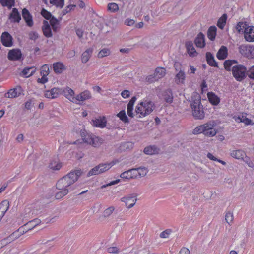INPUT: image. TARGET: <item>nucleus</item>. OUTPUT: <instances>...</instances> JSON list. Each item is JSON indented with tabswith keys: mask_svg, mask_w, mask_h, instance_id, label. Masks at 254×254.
Here are the masks:
<instances>
[{
	"mask_svg": "<svg viewBox=\"0 0 254 254\" xmlns=\"http://www.w3.org/2000/svg\"><path fill=\"white\" fill-rule=\"evenodd\" d=\"M83 172L81 169L71 171L67 175L60 179L56 184V188L59 190L55 194V198L60 199L67 195L73 189L72 185L77 181Z\"/></svg>",
	"mask_w": 254,
	"mask_h": 254,
	"instance_id": "obj_1",
	"label": "nucleus"
},
{
	"mask_svg": "<svg viewBox=\"0 0 254 254\" xmlns=\"http://www.w3.org/2000/svg\"><path fill=\"white\" fill-rule=\"evenodd\" d=\"M216 124L214 121L207 122L195 128L193 130V134L203 133L207 137L214 136L217 132L216 129L214 128Z\"/></svg>",
	"mask_w": 254,
	"mask_h": 254,
	"instance_id": "obj_2",
	"label": "nucleus"
},
{
	"mask_svg": "<svg viewBox=\"0 0 254 254\" xmlns=\"http://www.w3.org/2000/svg\"><path fill=\"white\" fill-rule=\"evenodd\" d=\"M154 108V104L151 101L141 102L136 107L135 115L137 118L144 117L150 114Z\"/></svg>",
	"mask_w": 254,
	"mask_h": 254,
	"instance_id": "obj_3",
	"label": "nucleus"
},
{
	"mask_svg": "<svg viewBox=\"0 0 254 254\" xmlns=\"http://www.w3.org/2000/svg\"><path fill=\"white\" fill-rule=\"evenodd\" d=\"M247 68L242 64H235L232 68V73L235 79L239 82L243 81L247 76Z\"/></svg>",
	"mask_w": 254,
	"mask_h": 254,
	"instance_id": "obj_4",
	"label": "nucleus"
},
{
	"mask_svg": "<svg viewBox=\"0 0 254 254\" xmlns=\"http://www.w3.org/2000/svg\"><path fill=\"white\" fill-rule=\"evenodd\" d=\"M174 67L177 72L175 77V82L177 84H184L186 74L184 69H182L181 64L179 62H175Z\"/></svg>",
	"mask_w": 254,
	"mask_h": 254,
	"instance_id": "obj_5",
	"label": "nucleus"
},
{
	"mask_svg": "<svg viewBox=\"0 0 254 254\" xmlns=\"http://www.w3.org/2000/svg\"><path fill=\"white\" fill-rule=\"evenodd\" d=\"M165 74V69L163 67H158L155 69L154 74L147 76L146 77L145 80L149 83H152L158 81L159 79L163 78Z\"/></svg>",
	"mask_w": 254,
	"mask_h": 254,
	"instance_id": "obj_6",
	"label": "nucleus"
},
{
	"mask_svg": "<svg viewBox=\"0 0 254 254\" xmlns=\"http://www.w3.org/2000/svg\"><path fill=\"white\" fill-rule=\"evenodd\" d=\"M239 52L249 59L254 58V47L250 45H241L238 47Z\"/></svg>",
	"mask_w": 254,
	"mask_h": 254,
	"instance_id": "obj_7",
	"label": "nucleus"
},
{
	"mask_svg": "<svg viewBox=\"0 0 254 254\" xmlns=\"http://www.w3.org/2000/svg\"><path fill=\"white\" fill-rule=\"evenodd\" d=\"M121 201L125 204L127 208H131L137 201V195L135 193L128 194L121 198Z\"/></svg>",
	"mask_w": 254,
	"mask_h": 254,
	"instance_id": "obj_8",
	"label": "nucleus"
},
{
	"mask_svg": "<svg viewBox=\"0 0 254 254\" xmlns=\"http://www.w3.org/2000/svg\"><path fill=\"white\" fill-rule=\"evenodd\" d=\"M238 32H254V26L246 21H240L236 25Z\"/></svg>",
	"mask_w": 254,
	"mask_h": 254,
	"instance_id": "obj_9",
	"label": "nucleus"
},
{
	"mask_svg": "<svg viewBox=\"0 0 254 254\" xmlns=\"http://www.w3.org/2000/svg\"><path fill=\"white\" fill-rule=\"evenodd\" d=\"M62 89L59 88H53L50 90H46L44 93L45 97L49 99H54L62 94Z\"/></svg>",
	"mask_w": 254,
	"mask_h": 254,
	"instance_id": "obj_10",
	"label": "nucleus"
},
{
	"mask_svg": "<svg viewBox=\"0 0 254 254\" xmlns=\"http://www.w3.org/2000/svg\"><path fill=\"white\" fill-rule=\"evenodd\" d=\"M92 122L93 126L101 128H104L107 124V120L104 116H100L92 120Z\"/></svg>",
	"mask_w": 254,
	"mask_h": 254,
	"instance_id": "obj_11",
	"label": "nucleus"
},
{
	"mask_svg": "<svg viewBox=\"0 0 254 254\" xmlns=\"http://www.w3.org/2000/svg\"><path fill=\"white\" fill-rule=\"evenodd\" d=\"M12 36L9 33H2L1 36V41L2 44L5 47H11L12 46Z\"/></svg>",
	"mask_w": 254,
	"mask_h": 254,
	"instance_id": "obj_12",
	"label": "nucleus"
},
{
	"mask_svg": "<svg viewBox=\"0 0 254 254\" xmlns=\"http://www.w3.org/2000/svg\"><path fill=\"white\" fill-rule=\"evenodd\" d=\"M120 177L123 179L129 180L131 179H136V170L135 168L129 169L121 174Z\"/></svg>",
	"mask_w": 254,
	"mask_h": 254,
	"instance_id": "obj_13",
	"label": "nucleus"
},
{
	"mask_svg": "<svg viewBox=\"0 0 254 254\" xmlns=\"http://www.w3.org/2000/svg\"><path fill=\"white\" fill-rule=\"evenodd\" d=\"M62 94L70 101L76 103V97L74 96V92L71 88L66 87L64 89H62Z\"/></svg>",
	"mask_w": 254,
	"mask_h": 254,
	"instance_id": "obj_14",
	"label": "nucleus"
},
{
	"mask_svg": "<svg viewBox=\"0 0 254 254\" xmlns=\"http://www.w3.org/2000/svg\"><path fill=\"white\" fill-rule=\"evenodd\" d=\"M22 56L21 51L14 49L10 50L8 53V58L11 61L19 60Z\"/></svg>",
	"mask_w": 254,
	"mask_h": 254,
	"instance_id": "obj_15",
	"label": "nucleus"
},
{
	"mask_svg": "<svg viewBox=\"0 0 254 254\" xmlns=\"http://www.w3.org/2000/svg\"><path fill=\"white\" fill-rule=\"evenodd\" d=\"M187 53L190 57H194L198 55V53L195 50L193 44L191 41H187L185 43Z\"/></svg>",
	"mask_w": 254,
	"mask_h": 254,
	"instance_id": "obj_16",
	"label": "nucleus"
},
{
	"mask_svg": "<svg viewBox=\"0 0 254 254\" xmlns=\"http://www.w3.org/2000/svg\"><path fill=\"white\" fill-rule=\"evenodd\" d=\"M22 15L27 25L29 26H32L33 24L32 17L26 8L23 9Z\"/></svg>",
	"mask_w": 254,
	"mask_h": 254,
	"instance_id": "obj_17",
	"label": "nucleus"
},
{
	"mask_svg": "<svg viewBox=\"0 0 254 254\" xmlns=\"http://www.w3.org/2000/svg\"><path fill=\"white\" fill-rule=\"evenodd\" d=\"M194 43L199 48H203L205 46V36L202 33H199L195 38Z\"/></svg>",
	"mask_w": 254,
	"mask_h": 254,
	"instance_id": "obj_18",
	"label": "nucleus"
},
{
	"mask_svg": "<svg viewBox=\"0 0 254 254\" xmlns=\"http://www.w3.org/2000/svg\"><path fill=\"white\" fill-rule=\"evenodd\" d=\"M192 114L193 116L198 119H202L204 116V112L201 106L195 107L192 108Z\"/></svg>",
	"mask_w": 254,
	"mask_h": 254,
	"instance_id": "obj_19",
	"label": "nucleus"
},
{
	"mask_svg": "<svg viewBox=\"0 0 254 254\" xmlns=\"http://www.w3.org/2000/svg\"><path fill=\"white\" fill-rule=\"evenodd\" d=\"M91 97L90 92L88 90H85L80 94L77 95L76 97V104L78 103V101H84L88 100Z\"/></svg>",
	"mask_w": 254,
	"mask_h": 254,
	"instance_id": "obj_20",
	"label": "nucleus"
},
{
	"mask_svg": "<svg viewBox=\"0 0 254 254\" xmlns=\"http://www.w3.org/2000/svg\"><path fill=\"white\" fill-rule=\"evenodd\" d=\"M83 140L85 142L92 145L95 147L99 145V139L95 136H88L87 138H84Z\"/></svg>",
	"mask_w": 254,
	"mask_h": 254,
	"instance_id": "obj_21",
	"label": "nucleus"
},
{
	"mask_svg": "<svg viewBox=\"0 0 254 254\" xmlns=\"http://www.w3.org/2000/svg\"><path fill=\"white\" fill-rule=\"evenodd\" d=\"M93 51V49L90 48L87 49L82 53L81 56V61L83 63H86L89 60L91 57Z\"/></svg>",
	"mask_w": 254,
	"mask_h": 254,
	"instance_id": "obj_22",
	"label": "nucleus"
},
{
	"mask_svg": "<svg viewBox=\"0 0 254 254\" xmlns=\"http://www.w3.org/2000/svg\"><path fill=\"white\" fill-rule=\"evenodd\" d=\"M9 201L3 200L0 204V217H2L9 208Z\"/></svg>",
	"mask_w": 254,
	"mask_h": 254,
	"instance_id": "obj_23",
	"label": "nucleus"
},
{
	"mask_svg": "<svg viewBox=\"0 0 254 254\" xmlns=\"http://www.w3.org/2000/svg\"><path fill=\"white\" fill-rule=\"evenodd\" d=\"M136 100V98L135 96L132 97L127 104V115L130 117H133V106H134V103H135Z\"/></svg>",
	"mask_w": 254,
	"mask_h": 254,
	"instance_id": "obj_24",
	"label": "nucleus"
},
{
	"mask_svg": "<svg viewBox=\"0 0 254 254\" xmlns=\"http://www.w3.org/2000/svg\"><path fill=\"white\" fill-rule=\"evenodd\" d=\"M162 96L164 100L167 103H171L173 102V96L170 89L164 91L162 93Z\"/></svg>",
	"mask_w": 254,
	"mask_h": 254,
	"instance_id": "obj_25",
	"label": "nucleus"
},
{
	"mask_svg": "<svg viewBox=\"0 0 254 254\" xmlns=\"http://www.w3.org/2000/svg\"><path fill=\"white\" fill-rule=\"evenodd\" d=\"M21 88L18 87L10 89L7 93V97L10 98H13L18 97L21 94Z\"/></svg>",
	"mask_w": 254,
	"mask_h": 254,
	"instance_id": "obj_26",
	"label": "nucleus"
},
{
	"mask_svg": "<svg viewBox=\"0 0 254 254\" xmlns=\"http://www.w3.org/2000/svg\"><path fill=\"white\" fill-rule=\"evenodd\" d=\"M230 154L233 158L239 160L243 159L246 156L245 153L241 150H233Z\"/></svg>",
	"mask_w": 254,
	"mask_h": 254,
	"instance_id": "obj_27",
	"label": "nucleus"
},
{
	"mask_svg": "<svg viewBox=\"0 0 254 254\" xmlns=\"http://www.w3.org/2000/svg\"><path fill=\"white\" fill-rule=\"evenodd\" d=\"M227 49L226 47L222 46L217 53V57L219 60H224L227 57Z\"/></svg>",
	"mask_w": 254,
	"mask_h": 254,
	"instance_id": "obj_28",
	"label": "nucleus"
},
{
	"mask_svg": "<svg viewBox=\"0 0 254 254\" xmlns=\"http://www.w3.org/2000/svg\"><path fill=\"white\" fill-rule=\"evenodd\" d=\"M207 97L209 102L214 105H217L220 102L219 98L212 92L208 93Z\"/></svg>",
	"mask_w": 254,
	"mask_h": 254,
	"instance_id": "obj_29",
	"label": "nucleus"
},
{
	"mask_svg": "<svg viewBox=\"0 0 254 254\" xmlns=\"http://www.w3.org/2000/svg\"><path fill=\"white\" fill-rule=\"evenodd\" d=\"M36 71V68L34 66L25 67L22 71V75L25 77H29L32 76Z\"/></svg>",
	"mask_w": 254,
	"mask_h": 254,
	"instance_id": "obj_30",
	"label": "nucleus"
},
{
	"mask_svg": "<svg viewBox=\"0 0 254 254\" xmlns=\"http://www.w3.org/2000/svg\"><path fill=\"white\" fill-rule=\"evenodd\" d=\"M238 62L235 60H227L224 62V67L225 69L228 71H232V68Z\"/></svg>",
	"mask_w": 254,
	"mask_h": 254,
	"instance_id": "obj_31",
	"label": "nucleus"
},
{
	"mask_svg": "<svg viewBox=\"0 0 254 254\" xmlns=\"http://www.w3.org/2000/svg\"><path fill=\"white\" fill-rule=\"evenodd\" d=\"M53 69L55 73H61L65 69V67L63 63L57 62L53 64Z\"/></svg>",
	"mask_w": 254,
	"mask_h": 254,
	"instance_id": "obj_32",
	"label": "nucleus"
},
{
	"mask_svg": "<svg viewBox=\"0 0 254 254\" xmlns=\"http://www.w3.org/2000/svg\"><path fill=\"white\" fill-rule=\"evenodd\" d=\"M10 19L13 22H17L21 19L20 15L16 8H14L12 9V12L10 15Z\"/></svg>",
	"mask_w": 254,
	"mask_h": 254,
	"instance_id": "obj_33",
	"label": "nucleus"
},
{
	"mask_svg": "<svg viewBox=\"0 0 254 254\" xmlns=\"http://www.w3.org/2000/svg\"><path fill=\"white\" fill-rule=\"evenodd\" d=\"M227 19V15L226 14H223L221 17H220L217 21V26L221 29L223 30L224 26L226 25V21Z\"/></svg>",
	"mask_w": 254,
	"mask_h": 254,
	"instance_id": "obj_34",
	"label": "nucleus"
},
{
	"mask_svg": "<svg viewBox=\"0 0 254 254\" xmlns=\"http://www.w3.org/2000/svg\"><path fill=\"white\" fill-rule=\"evenodd\" d=\"M200 97L197 93H194L192 97L191 108L200 106Z\"/></svg>",
	"mask_w": 254,
	"mask_h": 254,
	"instance_id": "obj_35",
	"label": "nucleus"
},
{
	"mask_svg": "<svg viewBox=\"0 0 254 254\" xmlns=\"http://www.w3.org/2000/svg\"><path fill=\"white\" fill-rule=\"evenodd\" d=\"M158 151V148L154 145L146 147L144 149V152L148 155L154 154L157 153Z\"/></svg>",
	"mask_w": 254,
	"mask_h": 254,
	"instance_id": "obj_36",
	"label": "nucleus"
},
{
	"mask_svg": "<svg viewBox=\"0 0 254 254\" xmlns=\"http://www.w3.org/2000/svg\"><path fill=\"white\" fill-rule=\"evenodd\" d=\"M78 37L80 39L82 42H85L86 40L90 42L89 38H92V33H76Z\"/></svg>",
	"mask_w": 254,
	"mask_h": 254,
	"instance_id": "obj_37",
	"label": "nucleus"
},
{
	"mask_svg": "<svg viewBox=\"0 0 254 254\" xmlns=\"http://www.w3.org/2000/svg\"><path fill=\"white\" fill-rule=\"evenodd\" d=\"M136 170V177L141 178L146 175L148 173V169L144 167H141L135 168Z\"/></svg>",
	"mask_w": 254,
	"mask_h": 254,
	"instance_id": "obj_38",
	"label": "nucleus"
},
{
	"mask_svg": "<svg viewBox=\"0 0 254 254\" xmlns=\"http://www.w3.org/2000/svg\"><path fill=\"white\" fill-rule=\"evenodd\" d=\"M206 60L207 61V63L210 65H211L212 66H214V67L217 66V63L215 62L214 58L213 56L212 55V54H211L209 52H207V53H206Z\"/></svg>",
	"mask_w": 254,
	"mask_h": 254,
	"instance_id": "obj_39",
	"label": "nucleus"
},
{
	"mask_svg": "<svg viewBox=\"0 0 254 254\" xmlns=\"http://www.w3.org/2000/svg\"><path fill=\"white\" fill-rule=\"evenodd\" d=\"M40 222L41 221L40 219H34L31 221H29L24 225V226L26 227L28 230H30L38 225Z\"/></svg>",
	"mask_w": 254,
	"mask_h": 254,
	"instance_id": "obj_40",
	"label": "nucleus"
},
{
	"mask_svg": "<svg viewBox=\"0 0 254 254\" xmlns=\"http://www.w3.org/2000/svg\"><path fill=\"white\" fill-rule=\"evenodd\" d=\"M115 210L114 206H111L106 209L103 212L102 217L104 218L109 217Z\"/></svg>",
	"mask_w": 254,
	"mask_h": 254,
	"instance_id": "obj_41",
	"label": "nucleus"
},
{
	"mask_svg": "<svg viewBox=\"0 0 254 254\" xmlns=\"http://www.w3.org/2000/svg\"><path fill=\"white\" fill-rule=\"evenodd\" d=\"M115 164L114 162H112L107 164H100L99 165L100 167V173H102L108 170Z\"/></svg>",
	"mask_w": 254,
	"mask_h": 254,
	"instance_id": "obj_42",
	"label": "nucleus"
},
{
	"mask_svg": "<svg viewBox=\"0 0 254 254\" xmlns=\"http://www.w3.org/2000/svg\"><path fill=\"white\" fill-rule=\"evenodd\" d=\"M50 20L51 26L52 27V29L54 31H56L59 30V21L55 17L53 16Z\"/></svg>",
	"mask_w": 254,
	"mask_h": 254,
	"instance_id": "obj_43",
	"label": "nucleus"
},
{
	"mask_svg": "<svg viewBox=\"0 0 254 254\" xmlns=\"http://www.w3.org/2000/svg\"><path fill=\"white\" fill-rule=\"evenodd\" d=\"M117 116L120 118V119L125 123H127L129 122L127 117L126 115L125 110L121 111L119 113L117 114Z\"/></svg>",
	"mask_w": 254,
	"mask_h": 254,
	"instance_id": "obj_44",
	"label": "nucleus"
},
{
	"mask_svg": "<svg viewBox=\"0 0 254 254\" xmlns=\"http://www.w3.org/2000/svg\"><path fill=\"white\" fill-rule=\"evenodd\" d=\"M49 167L53 170H59L62 167V164L58 161H52L50 163Z\"/></svg>",
	"mask_w": 254,
	"mask_h": 254,
	"instance_id": "obj_45",
	"label": "nucleus"
},
{
	"mask_svg": "<svg viewBox=\"0 0 254 254\" xmlns=\"http://www.w3.org/2000/svg\"><path fill=\"white\" fill-rule=\"evenodd\" d=\"M111 54V51L109 49L103 48L98 54V57L99 58H102L103 57L108 56Z\"/></svg>",
	"mask_w": 254,
	"mask_h": 254,
	"instance_id": "obj_46",
	"label": "nucleus"
},
{
	"mask_svg": "<svg viewBox=\"0 0 254 254\" xmlns=\"http://www.w3.org/2000/svg\"><path fill=\"white\" fill-rule=\"evenodd\" d=\"M15 0H0L1 4L3 6L11 8L14 5Z\"/></svg>",
	"mask_w": 254,
	"mask_h": 254,
	"instance_id": "obj_47",
	"label": "nucleus"
},
{
	"mask_svg": "<svg viewBox=\"0 0 254 254\" xmlns=\"http://www.w3.org/2000/svg\"><path fill=\"white\" fill-rule=\"evenodd\" d=\"M49 73V67L47 64L43 65L41 68L40 74L41 76H47Z\"/></svg>",
	"mask_w": 254,
	"mask_h": 254,
	"instance_id": "obj_48",
	"label": "nucleus"
},
{
	"mask_svg": "<svg viewBox=\"0 0 254 254\" xmlns=\"http://www.w3.org/2000/svg\"><path fill=\"white\" fill-rule=\"evenodd\" d=\"M99 169L100 167L98 165L96 167H94L93 168H92L88 172L87 174V176L89 177L92 175H96L100 174V171Z\"/></svg>",
	"mask_w": 254,
	"mask_h": 254,
	"instance_id": "obj_49",
	"label": "nucleus"
},
{
	"mask_svg": "<svg viewBox=\"0 0 254 254\" xmlns=\"http://www.w3.org/2000/svg\"><path fill=\"white\" fill-rule=\"evenodd\" d=\"M50 3L57 7L62 8L64 5V0H50Z\"/></svg>",
	"mask_w": 254,
	"mask_h": 254,
	"instance_id": "obj_50",
	"label": "nucleus"
},
{
	"mask_svg": "<svg viewBox=\"0 0 254 254\" xmlns=\"http://www.w3.org/2000/svg\"><path fill=\"white\" fill-rule=\"evenodd\" d=\"M245 40L249 42L254 41V33H244Z\"/></svg>",
	"mask_w": 254,
	"mask_h": 254,
	"instance_id": "obj_51",
	"label": "nucleus"
},
{
	"mask_svg": "<svg viewBox=\"0 0 254 254\" xmlns=\"http://www.w3.org/2000/svg\"><path fill=\"white\" fill-rule=\"evenodd\" d=\"M41 14L43 17L47 20H49L53 17L51 13L44 8H42L41 10Z\"/></svg>",
	"mask_w": 254,
	"mask_h": 254,
	"instance_id": "obj_52",
	"label": "nucleus"
},
{
	"mask_svg": "<svg viewBox=\"0 0 254 254\" xmlns=\"http://www.w3.org/2000/svg\"><path fill=\"white\" fill-rule=\"evenodd\" d=\"M149 250L147 248H140L135 252V254H148Z\"/></svg>",
	"mask_w": 254,
	"mask_h": 254,
	"instance_id": "obj_53",
	"label": "nucleus"
},
{
	"mask_svg": "<svg viewBox=\"0 0 254 254\" xmlns=\"http://www.w3.org/2000/svg\"><path fill=\"white\" fill-rule=\"evenodd\" d=\"M234 217L233 213L230 212H228L225 215V220L229 224H230L233 220Z\"/></svg>",
	"mask_w": 254,
	"mask_h": 254,
	"instance_id": "obj_54",
	"label": "nucleus"
},
{
	"mask_svg": "<svg viewBox=\"0 0 254 254\" xmlns=\"http://www.w3.org/2000/svg\"><path fill=\"white\" fill-rule=\"evenodd\" d=\"M107 252L110 254H118L120 249L117 247H110L107 249Z\"/></svg>",
	"mask_w": 254,
	"mask_h": 254,
	"instance_id": "obj_55",
	"label": "nucleus"
},
{
	"mask_svg": "<svg viewBox=\"0 0 254 254\" xmlns=\"http://www.w3.org/2000/svg\"><path fill=\"white\" fill-rule=\"evenodd\" d=\"M102 207V205L100 204H95L91 208V210L93 213H97L100 212Z\"/></svg>",
	"mask_w": 254,
	"mask_h": 254,
	"instance_id": "obj_56",
	"label": "nucleus"
},
{
	"mask_svg": "<svg viewBox=\"0 0 254 254\" xmlns=\"http://www.w3.org/2000/svg\"><path fill=\"white\" fill-rule=\"evenodd\" d=\"M108 9L112 12L116 11L119 8L118 4L115 3H109L108 5Z\"/></svg>",
	"mask_w": 254,
	"mask_h": 254,
	"instance_id": "obj_57",
	"label": "nucleus"
},
{
	"mask_svg": "<svg viewBox=\"0 0 254 254\" xmlns=\"http://www.w3.org/2000/svg\"><path fill=\"white\" fill-rule=\"evenodd\" d=\"M171 232V230L170 229L166 230L160 234V237L162 238H167L169 237Z\"/></svg>",
	"mask_w": 254,
	"mask_h": 254,
	"instance_id": "obj_58",
	"label": "nucleus"
},
{
	"mask_svg": "<svg viewBox=\"0 0 254 254\" xmlns=\"http://www.w3.org/2000/svg\"><path fill=\"white\" fill-rule=\"evenodd\" d=\"M13 241V240L12 239V238H11V237L10 235L8 237H7L6 238L2 239L1 241V244L2 245H7L8 243H11Z\"/></svg>",
	"mask_w": 254,
	"mask_h": 254,
	"instance_id": "obj_59",
	"label": "nucleus"
},
{
	"mask_svg": "<svg viewBox=\"0 0 254 254\" xmlns=\"http://www.w3.org/2000/svg\"><path fill=\"white\" fill-rule=\"evenodd\" d=\"M13 241V240L12 239V238H11V237L10 235L8 237H7L6 238L2 239L1 241V244L2 245H7L8 243H11Z\"/></svg>",
	"mask_w": 254,
	"mask_h": 254,
	"instance_id": "obj_60",
	"label": "nucleus"
},
{
	"mask_svg": "<svg viewBox=\"0 0 254 254\" xmlns=\"http://www.w3.org/2000/svg\"><path fill=\"white\" fill-rule=\"evenodd\" d=\"M21 235V233L19 231V230L17 231H15L13 233L10 235V236L13 240V241L17 238H18Z\"/></svg>",
	"mask_w": 254,
	"mask_h": 254,
	"instance_id": "obj_61",
	"label": "nucleus"
},
{
	"mask_svg": "<svg viewBox=\"0 0 254 254\" xmlns=\"http://www.w3.org/2000/svg\"><path fill=\"white\" fill-rule=\"evenodd\" d=\"M242 123H244L245 125L254 124V123L251 119L247 118L246 116L243 119Z\"/></svg>",
	"mask_w": 254,
	"mask_h": 254,
	"instance_id": "obj_62",
	"label": "nucleus"
},
{
	"mask_svg": "<svg viewBox=\"0 0 254 254\" xmlns=\"http://www.w3.org/2000/svg\"><path fill=\"white\" fill-rule=\"evenodd\" d=\"M121 96L124 98H128L130 96V92L128 90H125L122 92Z\"/></svg>",
	"mask_w": 254,
	"mask_h": 254,
	"instance_id": "obj_63",
	"label": "nucleus"
},
{
	"mask_svg": "<svg viewBox=\"0 0 254 254\" xmlns=\"http://www.w3.org/2000/svg\"><path fill=\"white\" fill-rule=\"evenodd\" d=\"M248 76L251 79H254V66L249 69Z\"/></svg>",
	"mask_w": 254,
	"mask_h": 254,
	"instance_id": "obj_64",
	"label": "nucleus"
}]
</instances>
